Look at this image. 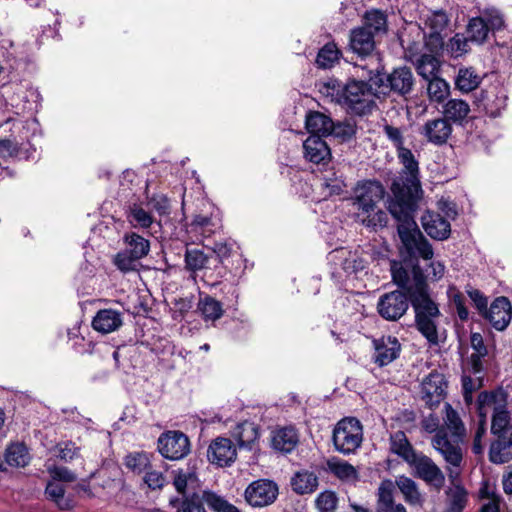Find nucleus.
<instances>
[{
	"label": "nucleus",
	"mask_w": 512,
	"mask_h": 512,
	"mask_svg": "<svg viewBox=\"0 0 512 512\" xmlns=\"http://www.w3.org/2000/svg\"><path fill=\"white\" fill-rule=\"evenodd\" d=\"M202 502L215 512H240L235 506L213 492H204L202 498L193 494L191 498L170 500V505L176 512H206Z\"/></svg>",
	"instance_id": "11"
},
{
	"label": "nucleus",
	"mask_w": 512,
	"mask_h": 512,
	"mask_svg": "<svg viewBox=\"0 0 512 512\" xmlns=\"http://www.w3.org/2000/svg\"><path fill=\"white\" fill-rule=\"evenodd\" d=\"M185 263L186 268L193 272L195 284H198L197 278H200L203 285L215 287L226 274V267L219 264L210 266L213 264L211 258L199 249H186Z\"/></svg>",
	"instance_id": "8"
},
{
	"label": "nucleus",
	"mask_w": 512,
	"mask_h": 512,
	"mask_svg": "<svg viewBox=\"0 0 512 512\" xmlns=\"http://www.w3.org/2000/svg\"><path fill=\"white\" fill-rule=\"evenodd\" d=\"M318 185L321 190L322 199L340 195L346 187L343 174L334 168L322 172L318 178Z\"/></svg>",
	"instance_id": "25"
},
{
	"label": "nucleus",
	"mask_w": 512,
	"mask_h": 512,
	"mask_svg": "<svg viewBox=\"0 0 512 512\" xmlns=\"http://www.w3.org/2000/svg\"><path fill=\"white\" fill-rule=\"evenodd\" d=\"M377 512H407L406 508L393 500L392 494L384 487L379 489Z\"/></svg>",
	"instance_id": "48"
},
{
	"label": "nucleus",
	"mask_w": 512,
	"mask_h": 512,
	"mask_svg": "<svg viewBox=\"0 0 512 512\" xmlns=\"http://www.w3.org/2000/svg\"><path fill=\"white\" fill-rule=\"evenodd\" d=\"M454 82L457 89L467 93L479 86L481 77L472 68H460Z\"/></svg>",
	"instance_id": "36"
},
{
	"label": "nucleus",
	"mask_w": 512,
	"mask_h": 512,
	"mask_svg": "<svg viewBox=\"0 0 512 512\" xmlns=\"http://www.w3.org/2000/svg\"><path fill=\"white\" fill-rule=\"evenodd\" d=\"M467 292L476 308L483 314L487 309V298L481 293V290H467Z\"/></svg>",
	"instance_id": "63"
},
{
	"label": "nucleus",
	"mask_w": 512,
	"mask_h": 512,
	"mask_svg": "<svg viewBox=\"0 0 512 512\" xmlns=\"http://www.w3.org/2000/svg\"><path fill=\"white\" fill-rule=\"evenodd\" d=\"M477 410L479 418H482L485 422L488 415L492 413L491 431L495 436L512 434L510 416L501 394L481 392L478 396Z\"/></svg>",
	"instance_id": "7"
},
{
	"label": "nucleus",
	"mask_w": 512,
	"mask_h": 512,
	"mask_svg": "<svg viewBox=\"0 0 512 512\" xmlns=\"http://www.w3.org/2000/svg\"><path fill=\"white\" fill-rule=\"evenodd\" d=\"M158 450L166 459H182L189 453V439L180 431H167L158 439Z\"/></svg>",
	"instance_id": "14"
},
{
	"label": "nucleus",
	"mask_w": 512,
	"mask_h": 512,
	"mask_svg": "<svg viewBox=\"0 0 512 512\" xmlns=\"http://www.w3.org/2000/svg\"><path fill=\"white\" fill-rule=\"evenodd\" d=\"M198 308L205 320L215 321L223 315L221 303L210 296L201 298Z\"/></svg>",
	"instance_id": "46"
},
{
	"label": "nucleus",
	"mask_w": 512,
	"mask_h": 512,
	"mask_svg": "<svg viewBox=\"0 0 512 512\" xmlns=\"http://www.w3.org/2000/svg\"><path fill=\"white\" fill-rule=\"evenodd\" d=\"M49 472L51 478L57 482H72L76 479L75 474L66 467H53Z\"/></svg>",
	"instance_id": "61"
},
{
	"label": "nucleus",
	"mask_w": 512,
	"mask_h": 512,
	"mask_svg": "<svg viewBox=\"0 0 512 512\" xmlns=\"http://www.w3.org/2000/svg\"><path fill=\"white\" fill-rule=\"evenodd\" d=\"M349 46L351 50L361 57L360 63L356 64L357 68L362 69L361 65H372L371 58L380 57L373 55L375 49V40L373 31L365 27H358L351 31Z\"/></svg>",
	"instance_id": "15"
},
{
	"label": "nucleus",
	"mask_w": 512,
	"mask_h": 512,
	"mask_svg": "<svg viewBox=\"0 0 512 512\" xmlns=\"http://www.w3.org/2000/svg\"><path fill=\"white\" fill-rule=\"evenodd\" d=\"M411 303L415 311L416 326L430 344H438L440 311L427 290H392L378 302V312L386 320L401 318Z\"/></svg>",
	"instance_id": "2"
},
{
	"label": "nucleus",
	"mask_w": 512,
	"mask_h": 512,
	"mask_svg": "<svg viewBox=\"0 0 512 512\" xmlns=\"http://www.w3.org/2000/svg\"><path fill=\"white\" fill-rule=\"evenodd\" d=\"M448 476L452 481V487L447 491L448 495V510L447 512H462L467 503V492L466 490L456 483L457 478L460 474V467L453 468L447 466Z\"/></svg>",
	"instance_id": "24"
},
{
	"label": "nucleus",
	"mask_w": 512,
	"mask_h": 512,
	"mask_svg": "<svg viewBox=\"0 0 512 512\" xmlns=\"http://www.w3.org/2000/svg\"><path fill=\"white\" fill-rule=\"evenodd\" d=\"M218 227V224L211 217L195 215L188 226V231L196 236L208 238L216 232Z\"/></svg>",
	"instance_id": "35"
},
{
	"label": "nucleus",
	"mask_w": 512,
	"mask_h": 512,
	"mask_svg": "<svg viewBox=\"0 0 512 512\" xmlns=\"http://www.w3.org/2000/svg\"><path fill=\"white\" fill-rule=\"evenodd\" d=\"M419 134L427 142L436 146H442L447 143L452 134V125L446 118L430 119L421 126Z\"/></svg>",
	"instance_id": "18"
},
{
	"label": "nucleus",
	"mask_w": 512,
	"mask_h": 512,
	"mask_svg": "<svg viewBox=\"0 0 512 512\" xmlns=\"http://www.w3.org/2000/svg\"><path fill=\"white\" fill-rule=\"evenodd\" d=\"M363 441V427L361 422L354 417H346L340 420L333 431V443L335 449L349 455L361 446Z\"/></svg>",
	"instance_id": "9"
},
{
	"label": "nucleus",
	"mask_w": 512,
	"mask_h": 512,
	"mask_svg": "<svg viewBox=\"0 0 512 512\" xmlns=\"http://www.w3.org/2000/svg\"><path fill=\"white\" fill-rule=\"evenodd\" d=\"M305 158L319 164L330 157V149L327 143L318 135H310L303 143Z\"/></svg>",
	"instance_id": "28"
},
{
	"label": "nucleus",
	"mask_w": 512,
	"mask_h": 512,
	"mask_svg": "<svg viewBox=\"0 0 512 512\" xmlns=\"http://www.w3.org/2000/svg\"><path fill=\"white\" fill-rule=\"evenodd\" d=\"M486 432V423L482 418H479L478 426L475 431L474 439H473V447L472 450L475 454H481L483 451V443L482 438Z\"/></svg>",
	"instance_id": "60"
},
{
	"label": "nucleus",
	"mask_w": 512,
	"mask_h": 512,
	"mask_svg": "<svg viewBox=\"0 0 512 512\" xmlns=\"http://www.w3.org/2000/svg\"><path fill=\"white\" fill-rule=\"evenodd\" d=\"M127 219L133 226L141 228H149L154 222L153 216L137 203L128 206Z\"/></svg>",
	"instance_id": "41"
},
{
	"label": "nucleus",
	"mask_w": 512,
	"mask_h": 512,
	"mask_svg": "<svg viewBox=\"0 0 512 512\" xmlns=\"http://www.w3.org/2000/svg\"><path fill=\"white\" fill-rule=\"evenodd\" d=\"M393 283L398 288H426V277L418 263L389 260Z\"/></svg>",
	"instance_id": "12"
},
{
	"label": "nucleus",
	"mask_w": 512,
	"mask_h": 512,
	"mask_svg": "<svg viewBox=\"0 0 512 512\" xmlns=\"http://www.w3.org/2000/svg\"><path fill=\"white\" fill-rule=\"evenodd\" d=\"M145 483L151 489L161 488L164 485V476L158 471H149L144 477Z\"/></svg>",
	"instance_id": "62"
},
{
	"label": "nucleus",
	"mask_w": 512,
	"mask_h": 512,
	"mask_svg": "<svg viewBox=\"0 0 512 512\" xmlns=\"http://www.w3.org/2000/svg\"><path fill=\"white\" fill-rule=\"evenodd\" d=\"M373 359L380 367L386 366L394 361L400 354L401 345L396 337L382 336L373 341Z\"/></svg>",
	"instance_id": "21"
},
{
	"label": "nucleus",
	"mask_w": 512,
	"mask_h": 512,
	"mask_svg": "<svg viewBox=\"0 0 512 512\" xmlns=\"http://www.w3.org/2000/svg\"><path fill=\"white\" fill-rule=\"evenodd\" d=\"M427 93L429 99L433 102H442L449 93V85L439 76L427 81Z\"/></svg>",
	"instance_id": "47"
},
{
	"label": "nucleus",
	"mask_w": 512,
	"mask_h": 512,
	"mask_svg": "<svg viewBox=\"0 0 512 512\" xmlns=\"http://www.w3.org/2000/svg\"><path fill=\"white\" fill-rule=\"evenodd\" d=\"M365 78L367 80L350 79L347 82L329 79L320 85L319 92L349 115L366 116L377 107L376 98L380 94L369 78Z\"/></svg>",
	"instance_id": "3"
},
{
	"label": "nucleus",
	"mask_w": 512,
	"mask_h": 512,
	"mask_svg": "<svg viewBox=\"0 0 512 512\" xmlns=\"http://www.w3.org/2000/svg\"><path fill=\"white\" fill-rule=\"evenodd\" d=\"M470 112L469 104L462 99H450L444 105V114L446 119L460 122L467 117Z\"/></svg>",
	"instance_id": "40"
},
{
	"label": "nucleus",
	"mask_w": 512,
	"mask_h": 512,
	"mask_svg": "<svg viewBox=\"0 0 512 512\" xmlns=\"http://www.w3.org/2000/svg\"><path fill=\"white\" fill-rule=\"evenodd\" d=\"M372 65H361L363 73L361 77H368L369 81L378 89L379 94L392 92L398 96H406L414 87L415 78L412 70L407 66L393 69L386 75L384 65L380 57L371 58Z\"/></svg>",
	"instance_id": "6"
},
{
	"label": "nucleus",
	"mask_w": 512,
	"mask_h": 512,
	"mask_svg": "<svg viewBox=\"0 0 512 512\" xmlns=\"http://www.w3.org/2000/svg\"><path fill=\"white\" fill-rule=\"evenodd\" d=\"M507 90L500 85L482 90L477 99L478 108L491 118L501 117L507 109Z\"/></svg>",
	"instance_id": "13"
},
{
	"label": "nucleus",
	"mask_w": 512,
	"mask_h": 512,
	"mask_svg": "<svg viewBox=\"0 0 512 512\" xmlns=\"http://www.w3.org/2000/svg\"><path fill=\"white\" fill-rule=\"evenodd\" d=\"M486 320L498 331H503L512 318V306L507 298L498 297L482 314Z\"/></svg>",
	"instance_id": "19"
},
{
	"label": "nucleus",
	"mask_w": 512,
	"mask_h": 512,
	"mask_svg": "<svg viewBox=\"0 0 512 512\" xmlns=\"http://www.w3.org/2000/svg\"><path fill=\"white\" fill-rule=\"evenodd\" d=\"M445 411V425H440L439 418L430 414L422 420V428L425 432L434 434L431 444L447 465L458 468L463 462L460 443L465 437L466 430L458 413L450 404H445Z\"/></svg>",
	"instance_id": "4"
},
{
	"label": "nucleus",
	"mask_w": 512,
	"mask_h": 512,
	"mask_svg": "<svg viewBox=\"0 0 512 512\" xmlns=\"http://www.w3.org/2000/svg\"><path fill=\"white\" fill-rule=\"evenodd\" d=\"M491 444L489 459L495 464H502L512 459V433L496 436Z\"/></svg>",
	"instance_id": "30"
},
{
	"label": "nucleus",
	"mask_w": 512,
	"mask_h": 512,
	"mask_svg": "<svg viewBox=\"0 0 512 512\" xmlns=\"http://www.w3.org/2000/svg\"><path fill=\"white\" fill-rule=\"evenodd\" d=\"M123 325V314L115 309H101L92 319V327L101 334L117 331Z\"/></svg>",
	"instance_id": "23"
},
{
	"label": "nucleus",
	"mask_w": 512,
	"mask_h": 512,
	"mask_svg": "<svg viewBox=\"0 0 512 512\" xmlns=\"http://www.w3.org/2000/svg\"><path fill=\"white\" fill-rule=\"evenodd\" d=\"M123 240L125 249L115 255L113 263L124 272L135 270L137 262L148 255L150 242L135 232L125 234Z\"/></svg>",
	"instance_id": "10"
},
{
	"label": "nucleus",
	"mask_w": 512,
	"mask_h": 512,
	"mask_svg": "<svg viewBox=\"0 0 512 512\" xmlns=\"http://www.w3.org/2000/svg\"><path fill=\"white\" fill-rule=\"evenodd\" d=\"M318 485L317 476L313 472L299 471L291 479L293 491L297 494L312 493Z\"/></svg>",
	"instance_id": "33"
},
{
	"label": "nucleus",
	"mask_w": 512,
	"mask_h": 512,
	"mask_svg": "<svg viewBox=\"0 0 512 512\" xmlns=\"http://www.w3.org/2000/svg\"><path fill=\"white\" fill-rule=\"evenodd\" d=\"M278 495V486L271 480L260 479L252 482L245 490V499L253 507L272 504Z\"/></svg>",
	"instance_id": "16"
},
{
	"label": "nucleus",
	"mask_w": 512,
	"mask_h": 512,
	"mask_svg": "<svg viewBox=\"0 0 512 512\" xmlns=\"http://www.w3.org/2000/svg\"><path fill=\"white\" fill-rule=\"evenodd\" d=\"M174 486L180 494H185L186 490L195 489L198 485L196 473L192 470H179L174 477Z\"/></svg>",
	"instance_id": "50"
},
{
	"label": "nucleus",
	"mask_w": 512,
	"mask_h": 512,
	"mask_svg": "<svg viewBox=\"0 0 512 512\" xmlns=\"http://www.w3.org/2000/svg\"><path fill=\"white\" fill-rule=\"evenodd\" d=\"M5 460L13 467H24L30 460L28 449L25 445L16 443L6 449Z\"/></svg>",
	"instance_id": "39"
},
{
	"label": "nucleus",
	"mask_w": 512,
	"mask_h": 512,
	"mask_svg": "<svg viewBox=\"0 0 512 512\" xmlns=\"http://www.w3.org/2000/svg\"><path fill=\"white\" fill-rule=\"evenodd\" d=\"M408 463L415 468L417 475L427 483L437 487L443 485L444 474L431 458L416 453Z\"/></svg>",
	"instance_id": "20"
},
{
	"label": "nucleus",
	"mask_w": 512,
	"mask_h": 512,
	"mask_svg": "<svg viewBox=\"0 0 512 512\" xmlns=\"http://www.w3.org/2000/svg\"><path fill=\"white\" fill-rule=\"evenodd\" d=\"M342 267L348 275L357 274L365 269V261L356 255H352L343 261Z\"/></svg>",
	"instance_id": "58"
},
{
	"label": "nucleus",
	"mask_w": 512,
	"mask_h": 512,
	"mask_svg": "<svg viewBox=\"0 0 512 512\" xmlns=\"http://www.w3.org/2000/svg\"><path fill=\"white\" fill-rule=\"evenodd\" d=\"M481 18L485 19L489 32L499 30L504 26L503 16L498 11H487Z\"/></svg>",
	"instance_id": "59"
},
{
	"label": "nucleus",
	"mask_w": 512,
	"mask_h": 512,
	"mask_svg": "<svg viewBox=\"0 0 512 512\" xmlns=\"http://www.w3.org/2000/svg\"><path fill=\"white\" fill-rule=\"evenodd\" d=\"M447 382L443 374L433 371L421 383V399L430 409L438 406L446 396Z\"/></svg>",
	"instance_id": "17"
},
{
	"label": "nucleus",
	"mask_w": 512,
	"mask_h": 512,
	"mask_svg": "<svg viewBox=\"0 0 512 512\" xmlns=\"http://www.w3.org/2000/svg\"><path fill=\"white\" fill-rule=\"evenodd\" d=\"M299 437L294 427L288 426L276 430L272 437V446L274 449L289 453L297 445Z\"/></svg>",
	"instance_id": "32"
},
{
	"label": "nucleus",
	"mask_w": 512,
	"mask_h": 512,
	"mask_svg": "<svg viewBox=\"0 0 512 512\" xmlns=\"http://www.w3.org/2000/svg\"><path fill=\"white\" fill-rule=\"evenodd\" d=\"M149 459L144 453H133L125 458L127 468L136 473H141L148 466Z\"/></svg>",
	"instance_id": "55"
},
{
	"label": "nucleus",
	"mask_w": 512,
	"mask_h": 512,
	"mask_svg": "<svg viewBox=\"0 0 512 512\" xmlns=\"http://www.w3.org/2000/svg\"><path fill=\"white\" fill-rule=\"evenodd\" d=\"M415 65L418 74L427 81L437 77L440 71L439 60L431 54H422Z\"/></svg>",
	"instance_id": "34"
},
{
	"label": "nucleus",
	"mask_w": 512,
	"mask_h": 512,
	"mask_svg": "<svg viewBox=\"0 0 512 512\" xmlns=\"http://www.w3.org/2000/svg\"><path fill=\"white\" fill-rule=\"evenodd\" d=\"M326 470L343 482L355 483L359 479V473L353 465L336 457L327 460Z\"/></svg>",
	"instance_id": "31"
},
{
	"label": "nucleus",
	"mask_w": 512,
	"mask_h": 512,
	"mask_svg": "<svg viewBox=\"0 0 512 512\" xmlns=\"http://www.w3.org/2000/svg\"><path fill=\"white\" fill-rule=\"evenodd\" d=\"M422 225L425 232L437 240L447 239L451 232L450 222L438 213L428 212L422 216Z\"/></svg>",
	"instance_id": "27"
},
{
	"label": "nucleus",
	"mask_w": 512,
	"mask_h": 512,
	"mask_svg": "<svg viewBox=\"0 0 512 512\" xmlns=\"http://www.w3.org/2000/svg\"><path fill=\"white\" fill-rule=\"evenodd\" d=\"M238 437L239 445L248 447L258 437L256 427L252 423H242L238 426V431L235 433Z\"/></svg>",
	"instance_id": "52"
},
{
	"label": "nucleus",
	"mask_w": 512,
	"mask_h": 512,
	"mask_svg": "<svg viewBox=\"0 0 512 512\" xmlns=\"http://www.w3.org/2000/svg\"><path fill=\"white\" fill-rule=\"evenodd\" d=\"M147 204L148 206L154 210L160 217L169 216L171 207L170 200L164 194H153L152 196H147Z\"/></svg>",
	"instance_id": "51"
},
{
	"label": "nucleus",
	"mask_w": 512,
	"mask_h": 512,
	"mask_svg": "<svg viewBox=\"0 0 512 512\" xmlns=\"http://www.w3.org/2000/svg\"><path fill=\"white\" fill-rule=\"evenodd\" d=\"M468 42L470 40L467 36L457 33L449 40L446 49L452 57H459L468 51Z\"/></svg>",
	"instance_id": "53"
},
{
	"label": "nucleus",
	"mask_w": 512,
	"mask_h": 512,
	"mask_svg": "<svg viewBox=\"0 0 512 512\" xmlns=\"http://www.w3.org/2000/svg\"><path fill=\"white\" fill-rule=\"evenodd\" d=\"M384 194L383 185L376 180L364 181L355 188L352 198L356 210L355 219L370 231L377 232L388 224L387 213L378 206Z\"/></svg>",
	"instance_id": "5"
},
{
	"label": "nucleus",
	"mask_w": 512,
	"mask_h": 512,
	"mask_svg": "<svg viewBox=\"0 0 512 512\" xmlns=\"http://www.w3.org/2000/svg\"><path fill=\"white\" fill-rule=\"evenodd\" d=\"M480 499L485 501L480 512H499L502 498L488 483H484L479 490Z\"/></svg>",
	"instance_id": "37"
},
{
	"label": "nucleus",
	"mask_w": 512,
	"mask_h": 512,
	"mask_svg": "<svg viewBox=\"0 0 512 512\" xmlns=\"http://www.w3.org/2000/svg\"><path fill=\"white\" fill-rule=\"evenodd\" d=\"M340 55L341 52L335 43H327L319 50L316 63L320 68H331L338 62Z\"/></svg>",
	"instance_id": "44"
},
{
	"label": "nucleus",
	"mask_w": 512,
	"mask_h": 512,
	"mask_svg": "<svg viewBox=\"0 0 512 512\" xmlns=\"http://www.w3.org/2000/svg\"><path fill=\"white\" fill-rule=\"evenodd\" d=\"M396 483L407 502H409L412 505L421 504V494L418 491L416 483L412 479L401 476L397 479Z\"/></svg>",
	"instance_id": "45"
},
{
	"label": "nucleus",
	"mask_w": 512,
	"mask_h": 512,
	"mask_svg": "<svg viewBox=\"0 0 512 512\" xmlns=\"http://www.w3.org/2000/svg\"><path fill=\"white\" fill-rule=\"evenodd\" d=\"M333 135L341 138L344 141H348L353 138L356 134L355 125L345 122V123H333Z\"/></svg>",
	"instance_id": "57"
},
{
	"label": "nucleus",
	"mask_w": 512,
	"mask_h": 512,
	"mask_svg": "<svg viewBox=\"0 0 512 512\" xmlns=\"http://www.w3.org/2000/svg\"><path fill=\"white\" fill-rule=\"evenodd\" d=\"M365 28L373 31V34L378 32H385L387 26V16L380 10L367 11L364 16Z\"/></svg>",
	"instance_id": "49"
},
{
	"label": "nucleus",
	"mask_w": 512,
	"mask_h": 512,
	"mask_svg": "<svg viewBox=\"0 0 512 512\" xmlns=\"http://www.w3.org/2000/svg\"><path fill=\"white\" fill-rule=\"evenodd\" d=\"M466 34L470 42L482 44L486 41L489 30L484 18L474 17L468 22Z\"/></svg>",
	"instance_id": "38"
},
{
	"label": "nucleus",
	"mask_w": 512,
	"mask_h": 512,
	"mask_svg": "<svg viewBox=\"0 0 512 512\" xmlns=\"http://www.w3.org/2000/svg\"><path fill=\"white\" fill-rule=\"evenodd\" d=\"M383 133L396 148L397 157L403 166L392 182V196L387 201V209L397 221L398 235L406 253L413 258L431 259L433 249L414 220V213L423 193L419 162L412 151L404 147L402 128L385 123Z\"/></svg>",
	"instance_id": "1"
},
{
	"label": "nucleus",
	"mask_w": 512,
	"mask_h": 512,
	"mask_svg": "<svg viewBox=\"0 0 512 512\" xmlns=\"http://www.w3.org/2000/svg\"><path fill=\"white\" fill-rule=\"evenodd\" d=\"M236 458V448L228 438H217L208 449V459L219 466L230 465Z\"/></svg>",
	"instance_id": "22"
},
{
	"label": "nucleus",
	"mask_w": 512,
	"mask_h": 512,
	"mask_svg": "<svg viewBox=\"0 0 512 512\" xmlns=\"http://www.w3.org/2000/svg\"><path fill=\"white\" fill-rule=\"evenodd\" d=\"M337 505V497L331 491L322 492L316 499V506L320 512H332Z\"/></svg>",
	"instance_id": "56"
},
{
	"label": "nucleus",
	"mask_w": 512,
	"mask_h": 512,
	"mask_svg": "<svg viewBox=\"0 0 512 512\" xmlns=\"http://www.w3.org/2000/svg\"><path fill=\"white\" fill-rule=\"evenodd\" d=\"M305 126L310 135L329 136L333 132L332 119L318 111H310L306 115Z\"/></svg>",
	"instance_id": "29"
},
{
	"label": "nucleus",
	"mask_w": 512,
	"mask_h": 512,
	"mask_svg": "<svg viewBox=\"0 0 512 512\" xmlns=\"http://www.w3.org/2000/svg\"><path fill=\"white\" fill-rule=\"evenodd\" d=\"M46 495L49 499L56 503L62 509H70L73 507L72 500L64 496V486L60 482L51 480L46 486Z\"/></svg>",
	"instance_id": "42"
},
{
	"label": "nucleus",
	"mask_w": 512,
	"mask_h": 512,
	"mask_svg": "<svg viewBox=\"0 0 512 512\" xmlns=\"http://www.w3.org/2000/svg\"><path fill=\"white\" fill-rule=\"evenodd\" d=\"M35 149L28 140L16 137L5 138L0 140V157L3 158H17L29 159L33 156Z\"/></svg>",
	"instance_id": "26"
},
{
	"label": "nucleus",
	"mask_w": 512,
	"mask_h": 512,
	"mask_svg": "<svg viewBox=\"0 0 512 512\" xmlns=\"http://www.w3.org/2000/svg\"><path fill=\"white\" fill-rule=\"evenodd\" d=\"M78 448L74 443L67 442L59 447V457L65 461L72 460L77 456Z\"/></svg>",
	"instance_id": "64"
},
{
	"label": "nucleus",
	"mask_w": 512,
	"mask_h": 512,
	"mask_svg": "<svg viewBox=\"0 0 512 512\" xmlns=\"http://www.w3.org/2000/svg\"><path fill=\"white\" fill-rule=\"evenodd\" d=\"M391 449L407 462L413 459L416 454L405 434L401 431H398L391 436Z\"/></svg>",
	"instance_id": "43"
},
{
	"label": "nucleus",
	"mask_w": 512,
	"mask_h": 512,
	"mask_svg": "<svg viewBox=\"0 0 512 512\" xmlns=\"http://www.w3.org/2000/svg\"><path fill=\"white\" fill-rule=\"evenodd\" d=\"M212 251L215 254V258H211L213 265L219 264L225 267L224 260L232 255L233 244L230 242H215Z\"/></svg>",
	"instance_id": "54"
}]
</instances>
